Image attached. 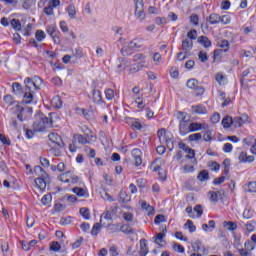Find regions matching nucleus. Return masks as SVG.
Wrapping results in <instances>:
<instances>
[{"label":"nucleus","instance_id":"nucleus-1","mask_svg":"<svg viewBox=\"0 0 256 256\" xmlns=\"http://www.w3.org/2000/svg\"><path fill=\"white\" fill-rule=\"evenodd\" d=\"M12 114L10 118V127L17 131L19 129V123H23L25 119H27V116H25L26 113L31 115L33 113V108L28 107L24 108L23 106L16 104L11 109Z\"/></svg>","mask_w":256,"mask_h":256},{"label":"nucleus","instance_id":"nucleus-2","mask_svg":"<svg viewBox=\"0 0 256 256\" xmlns=\"http://www.w3.org/2000/svg\"><path fill=\"white\" fill-rule=\"evenodd\" d=\"M53 127V120L45 116V114L38 112L34 116L33 129L35 133L43 132L45 129Z\"/></svg>","mask_w":256,"mask_h":256},{"label":"nucleus","instance_id":"nucleus-3","mask_svg":"<svg viewBox=\"0 0 256 256\" xmlns=\"http://www.w3.org/2000/svg\"><path fill=\"white\" fill-rule=\"evenodd\" d=\"M25 91H30L31 93H35V91H39L41 89V85H43V80L39 76H34L33 78H26L24 80Z\"/></svg>","mask_w":256,"mask_h":256},{"label":"nucleus","instance_id":"nucleus-4","mask_svg":"<svg viewBox=\"0 0 256 256\" xmlns=\"http://www.w3.org/2000/svg\"><path fill=\"white\" fill-rule=\"evenodd\" d=\"M137 49H141V44H139V40L134 39L129 42L128 46L121 49V54L123 57H127L131 55L133 51H137Z\"/></svg>","mask_w":256,"mask_h":256},{"label":"nucleus","instance_id":"nucleus-5","mask_svg":"<svg viewBox=\"0 0 256 256\" xmlns=\"http://www.w3.org/2000/svg\"><path fill=\"white\" fill-rule=\"evenodd\" d=\"M145 4L143 0H135V17L138 21H143L145 19V11H144Z\"/></svg>","mask_w":256,"mask_h":256},{"label":"nucleus","instance_id":"nucleus-6","mask_svg":"<svg viewBox=\"0 0 256 256\" xmlns=\"http://www.w3.org/2000/svg\"><path fill=\"white\" fill-rule=\"evenodd\" d=\"M48 138L51 141V143H54L55 145H57V147H64L65 145L63 143V139L57 133H50L48 135Z\"/></svg>","mask_w":256,"mask_h":256},{"label":"nucleus","instance_id":"nucleus-7","mask_svg":"<svg viewBox=\"0 0 256 256\" xmlns=\"http://www.w3.org/2000/svg\"><path fill=\"white\" fill-rule=\"evenodd\" d=\"M131 154H132V157H133V159L135 161L134 165L136 167H139L140 165H142L143 159L141 158V150L135 148V149L132 150Z\"/></svg>","mask_w":256,"mask_h":256},{"label":"nucleus","instance_id":"nucleus-8","mask_svg":"<svg viewBox=\"0 0 256 256\" xmlns=\"http://www.w3.org/2000/svg\"><path fill=\"white\" fill-rule=\"evenodd\" d=\"M92 101L97 105H103V96L101 95V92L99 90H92Z\"/></svg>","mask_w":256,"mask_h":256},{"label":"nucleus","instance_id":"nucleus-9","mask_svg":"<svg viewBox=\"0 0 256 256\" xmlns=\"http://www.w3.org/2000/svg\"><path fill=\"white\" fill-rule=\"evenodd\" d=\"M191 109L196 115H207V108L203 104L194 105Z\"/></svg>","mask_w":256,"mask_h":256},{"label":"nucleus","instance_id":"nucleus-10","mask_svg":"<svg viewBox=\"0 0 256 256\" xmlns=\"http://www.w3.org/2000/svg\"><path fill=\"white\" fill-rule=\"evenodd\" d=\"M238 159L240 163H253L255 161V157L248 156L246 152H241L238 155Z\"/></svg>","mask_w":256,"mask_h":256},{"label":"nucleus","instance_id":"nucleus-11","mask_svg":"<svg viewBox=\"0 0 256 256\" xmlns=\"http://www.w3.org/2000/svg\"><path fill=\"white\" fill-rule=\"evenodd\" d=\"M179 133L182 136L188 135V133H191V128L189 123H179Z\"/></svg>","mask_w":256,"mask_h":256},{"label":"nucleus","instance_id":"nucleus-12","mask_svg":"<svg viewBox=\"0 0 256 256\" xmlns=\"http://www.w3.org/2000/svg\"><path fill=\"white\" fill-rule=\"evenodd\" d=\"M191 49H193V40L188 38L184 39L182 41V51H184L186 54V53H189Z\"/></svg>","mask_w":256,"mask_h":256},{"label":"nucleus","instance_id":"nucleus-13","mask_svg":"<svg viewBox=\"0 0 256 256\" xmlns=\"http://www.w3.org/2000/svg\"><path fill=\"white\" fill-rule=\"evenodd\" d=\"M120 232L124 233V235H135V229H133L129 224H121Z\"/></svg>","mask_w":256,"mask_h":256},{"label":"nucleus","instance_id":"nucleus-14","mask_svg":"<svg viewBox=\"0 0 256 256\" xmlns=\"http://www.w3.org/2000/svg\"><path fill=\"white\" fill-rule=\"evenodd\" d=\"M207 21L210 25H219L221 23V16L217 13H212L209 15Z\"/></svg>","mask_w":256,"mask_h":256},{"label":"nucleus","instance_id":"nucleus-15","mask_svg":"<svg viewBox=\"0 0 256 256\" xmlns=\"http://www.w3.org/2000/svg\"><path fill=\"white\" fill-rule=\"evenodd\" d=\"M47 181L49 180L46 178H36L35 184L38 187V189H40V191H45V189L47 188Z\"/></svg>","mask_w":256,"mask_h":256},{"label":"nucleus","instance_id":"nucleus-16","mask_svg":"<svg viewBox=\"0 0 256 256\" xmlns=\"http://www.w3.org/2000/svg\"><path fill=\"white\" fill-rule=\"evenodd\" d=\"M203 129H207V125L197 122L190 123V133H193L195 131H201Z\"/></svg>","mask_w":256,"mask_h":256},{"label":"nucleus","instance_id":"nucleus-17","mask_svg":"<svg viewBox=\"0 0 256 256\" xmlns=\"http://www.w3.org/2000/svg\"><path fill=\"white\" fill-rule=\"evenodd\" d=\"M73 141H74V143H79L80 145H87L89 143V140H87V137H85L81 134L74 135Z\"/></svg>","mask_w":256,"mask_h":256},{"label":"nucleus","instance_id":"nucleus-18","mask_svg":"<svg viewBox=\"0 0 256 256\" xmlns=\"http://www.w3.org/2000/svg\"><path fill=\"white\" fill-rule=\"evenodd\" d=\"M198 43L205 47V49H209L212 45L211 40L207 36L198 37Z\"/></svg>","mask_w":256,"mask_h":256},{"label":"nucleus","instance_id":"nucleus-19","mask_svg":"<svg viewBox=\"0 0 256 256\" xmlns=\"http://www.w3.org/2000/svg\"><path fill=\"white\" fill-rule=\"evenodd\" d=\"M71 171H67L65 173L60 174L57 179L62 183H71Z\"/></svg>","mask_w":256,"mask_h":256},{"label":"nucleus","instance_id":"nucleus-20","mask_svg":"<svg viewBox=\"0 0 256 256\" xmlns=\"http://www.w3.org/2000/svg\"><path fill=\"white\" fill-rule=\"evenodd\" d=\"M101 223H103V220L100 219V222L95 223L92 227L91 230V235H93V237H97V235H99V233H101V227H103V225H101Z\"/></svg>","mask_w":256,"mask_h":256},{"label":"nucleus","instance_id":"nucleus-21","mask_svg":"<svg viewBox=\"0 0 256 256\" xmlns=\"http://www.w3.org/2000/svg\"><path fill=\"white\" fill-rule=\"evenodd\" d=\"M35 94V92H31V91H25L24 96H23V103H25L26 105H29V103H33V95Z\"/></svg>","mask_w":256,"mask_h":256},{"label":"nucleus","instance_id":"nucleus-22","mask_svg":"<svg viewBox=\"0 0 256 256\" xmlns=\"http://www.w3.org/2000/svg\"><path fill=\"white\" fill-rule=\"evenodd\" d=\"M73 193H75V195H77L78 197H89V193L87 192V190L83 189V188H79V187H74L72 189Z\"/></svg>","mask_w":256,"mask_h":256},{"label":"nucleus","instance_id":"nucleus-23","mask_svg":"<svg viewBox=\"0 0 256 256\" xmlns=\"http://www.w3.org/2000/svg\"><path fill=\"white\" fill-rule=\"evenodd\" d=\"M215 80L219 85H227V76L223 75L221 72L215 75Z\"/></svg>","mask_w":256,"mask_h":256},{"label":"nucleus","instance_id":"nucleus-24","mask_svg":"<svg viewBox=\"0 0 256 256\" xmlns=\"http://www.w3.org/2000/svg\"><path fill=\"white\" fill-rule=\"evenodd\" d=\"M66 11L68 13V17L71 19H75L77 17V9L75 8V5L70 4L67 8Z\"/></svg>","mask_w":256,"mask_h":256},{"label":"nucleus","instance_id":"nucleus-25","mask_svg":"<svg viewBox=\"0 0 256 256\" xmlns=\"http://www.w3.org/2000/svg\"><path fill=\"white\" fill-rule=\"evenodd\" d=\"M222 125L224 129H229L231 126H233V117L226 116L222 119Z\"/></svg>","mask_w":256,"mask_h":256},{"label":"nucleus","instance_id":"nucleus-26","mask_svg":"<svg viewBox=\"0 0 256 256\" xmlns=\"http://www.w3.org/2000/svg\"><path fill=\"white\" fill-rule=\"evenodd\" d=\"M223 227H225L228 231H236L237 230V223L233 221H224Z\"/></svg>","mask_w":256,"mask_h":256},{"label":"nucleus","instance_id":"nucleus-27","mask_svg":"<svg viewBox=\"0 0 256 256\" xmlns=\"http://www.w3.org/2000/svg\"><path fill=\"white\" fill-rule=\"evenodd\" d=\"M12 89H13L15 95H23V86H21V83L14 82L12 84Z\"/></svg>","mask_w":256,"mask_h":256},{"label":"nucleus","instance_id":"nucleus-28","mask_svg":"<svg viewBox=\"0 0 256 256\" xmlns=\"http://www.w3.org/2000/svg\"><path fill=\"white\" fill-rule=\"evenodd\" d=\"M52 105L53 107H55L56 109H61V107H63V101L61 100V97L59 96H54L52 98Z\"/></svg>","mask_w":256,"mask_h":256},{"label":"nucleus","instance_id":"nucleus-29","mask_svg":"<svg viewBox=\"0 0 256 256\" xmlns=\"http://www.w3.org/2000/svg\"><path fill=\"white\" fill-rule=\"evenodd\" d=\"M108 231H109V233H119V232H121V224H119V223L109 224L108 225Z\"/></svg>","mask_w":256,"mask_h":256},{"label":"nucleus","instance_id":"nucleus-30","mask_svg":"<svg viewBox=\"0 0 256 256\" xmlns=\"http://www.w3.org/2000/svg\"><path fill=\"white\" fill-rule=\"evenodd\" d=\"M10 25L14 31H21V21L19 19L13 18L10 21Z\"/></svg>","mask_w":256,"mask_h":256},{"label":"nucleus","instance_id":"nucleus-31","mask_svg":"<svg viewBox=\"0 0 256 256\" xmlns=\"http://www.w3.org/2000/svg\"><path fill=\"white\" fill-rule=\"evenodd\" d=\"M197 179L201 181L202 183L209 180V172L207 170H202L198 176Z\"/></svg>","mask_w":256,"mask_h":256},{"label":"nucleus","instance_id":"nucleus-32","mask_svg":"<svg viewBox=\"0 0 256 256\" xmlns=\"http://www.w3.org/2000/svg\"><path fill=\"white\" fill-rule=\"evenodd\" d=\"M107 101H113L115 99V90L108 88L104 91Z\"/></svg>","mask_w":256,"mask_h":256},{"label":"nucleus","instance_id":"nucleus-33","mask_svg":"<svg viewBox=\"0 0 256 256\" xmlns=\"http://www.w3.org/2000/svg\"><path fill=\"white\" fill-rule=\"evenodd\" d=\"M131 201V197L127 195V192L121 191L119 194V202L120 203H129Z\"/></svg>","mask_w":256,"mask_h":256},{"label":"nucleus","instance_id":"nucleus-34","mask_svg":"<svg viewBox=\"0 0 256 256\" xmlns=\"http://www.w3.org/2000/svg\"><path fill=\"white\" fill-rule=\"evenodd\" d=\"M186 85H187L188 89H193V91H194L195 89H197V86L199 85V81L195 78H192L187 81Z\"/></svg>","mask_w":256,"mask_h":256},{"label":"nucleus","instance_id":"nucleus-35","mask_svg":"<svg viewBox=\"0 0 256 256\" xmlns=\"http://www.w3.org/2000/svg\"><path fill=\"white\" fill-rule=\"evenodd\" d=\"M163 239H165V234L163 233H157L154 237V243H156V245H161L163 243Z\"/></svg>","mask_w":256,"mask_h":256},{"label":"nucleus","instance_id":"nucleus-36","mask_svg":"<svg viewBox=\"0 0 256 256\" xmlns=\"http://www.w3.org/2000/svg\"><path fill=\"white\" fill-rule=\"evenodd\" d=\"M140 253H149V248L147 247V240H140Z\"/></svg>","mask_w":256,"mask_h":256},{"label":"nucleus","instance_id":"nucleus-37","mask_svg":"<svg viewBox=\"0 0 256 256\" xmlns=\"http://www.w3.org/2000/svg\"><path fill=\"white\" fill-rule=\"evenodd\" d=\"M198 59L201 61V63H206V61H209V55H207V52L201 50L198 53Z\"/></svg>","mask_w":256,"mask_h":256},{"label":"nucleus","instance_id":"nucleus-38","mask_svg":"<svg viewBox=\"0 0 256 256\" xmlns=\"http://www.w3.org/2000/svg\"><path fill=\"white\" fill-rule=\"evenodd\" d=\"M232 127H235V129L243 127V122H241V118L239 116L232 118Z\"/></svg>","mask_w":256,"mask_h":256},{"label":"nucleus","instance_id":"nucleus-39","mask_svg":"<svg viewBox=\"0 0 256 256\" xmlns=\"http://www.w3.org/2000/svg\"><path fill=\"white\" fill-rule=\"evenodd\" d=\"M102 199H104V201H109V203H113V201H115V199H113V196H110L109 193H107V191L103 190L100 193Z\"/></svg>","mask_w":256,"mask_h":256},{"label":"nucleus","instance_id":"nucleus-40","mask_svg":"<svg viewBox=\"0 0 256 256\" xmlns=\"http://www.w3.org/2000/svg\"><path fill=\"white\" fill-rule=\"evenodd\" d=\"M184 227H188L189 233H195V231H197V227L193 224V221L191 220H187Z\"/></svg>","mask_w":256,"mask_h":256},{"label":"nucleus","instance_id":"nucleus-41","mask_svg":"<svg viewBox=\"0 0 256 256\" xmlns=\"http://www.w3.org/2000/svg\"><path fill=\"white\" fill-rule=\"evenodd\" d=\"M80 215L86 220L91 219V214L89 213L88 208H80Z\"/></svg>","mask_w":256,"mask_h":256},{"label":"nucleus","instance_id":"nucleus-42","mask_svg":"<svg viewBox=\"0 0 256 256\" xmlns=\"http://www.w3.org/2000/svg\"><path fill=\"white\" fill-rule=\"evenodd\" d=\"M188 139L189 141H201V139H203V136L201 135V133H195L189 135Z\"/></svg>","mask_w":256,"mask_h":256},{"label":"nucleus","instance_id":"nucleus-43","mask_svg":"<svg viewBox=\"0 0 256 256\" xmlns=\"http://www.w3.org/2000/svg\"><path fill=\"white\" fill-rule=\"evenodd\" d=\"M173 249L174 251H177V253H185V248L177 242L173 243Z\"/></svg>","mask_w":256,"mask_h":256},{"label":"nucleus","instance_id":"nucleus-44","mask_svg":"<svg viewBox=\"0 0 256 256\" xmlns=\"http://www.w3.org/2000/svg\"><path fill=\"white\" fill-rule=\"evenodd\" d=\"M131 127L132 129H136V131H141V129H143V125L138 120H133Z\"/></svg>","mask_w":256,"mask_h":256},{"label":"nucleus","instance_id":"nucleus-45","mask_svg":"<svg viewBox=\"0 0 256 256\" xmlns=\"http://www.w3.org/2000/svg\"><path fill=\"white\" fill-rule=\"evenodd\" d=\"M208 193L210 195V201L212 203H217L219 201V196H218L217 192L209 191Z\"/></svg>","mask_w":256,"mask_h":256},{"label":"nucleus","instance_id":"nucleus-46","mask_svg":"<svg viewBox=\"0 0 256 256\" xmlns=\"http://www.w3.org/2000/svg\"><path fill=\"white\" fill-rule=\"evenodd\" d=\"M36 40L41 42L45 39V32L43 30H37L35 33Z\"/></svg>","mask_w":256,"mask_h":256},{"label":"nucleus","instance_id":"nucleus-47","mask_svg":"<svg viewBox=\"0 0 256 256\" xmlns=\"http://www.w3.org/2000/svg\"><path fill=\"white\" fill-rule=\"evenodd\" d=\"M209 227H210V229H215V220H210L208 222V224H203L202 225L203 231H207L209 229Z\"/></svg>","mask_w":256,"mask_h":256},{"label":"nucleus","instance_id":"nucleus-48","mask_svg":"<svg viewBox=\"0 0 256 256\" xmlns=\"http://www.w3.org/2000/svg\"><path fill=\"white\" fill-rule=\"evenodd\" d=\"M70 183L72 185H79L81 183V177L70 174Z\"/></svg>","mask_w":256,"mask_h":256},{"label":"nucleus","instance_id":"nucleus-49","mask_svg":"<svg viewBox=\"0 0 256 256\" xmlns=\"http://www.w3.org/2000/svg\"><path fill=\"white\" fill-rule=\"evenodd\" d=\"M196 96L197 97H201V95H203V93H205V88L201 85H197L196 88L194 89Z\"/></svg>","mask_w":256,"mask_h":256},{"label":"nucleus","instance_id":"nucleus-50","mask_svg":"<svg viewBox=\"0 0 256 256\" xmlns=\"http://www.w3.org/2000/svg\"><path fill=\"white\" fill-rule=\"evenodd\" d=\"M51 199H52L51 194H46V195H44V196L42 197L41 203H42L43 205H49V203H51Z\"/></svg>","mask_w":256,"mask_h":256},{"label":"nucleus","instance_id":"nucleus-51","mask_svg":"<svg viewBox=\"0 0 256 256\" xmlns=\"http://www.w3.org/2000/svg\"><path fill=\"white\" fill-rule=\"evenodd\" d=\"M154 223H155L156 225H159V224H161V223H165V215H163V214L157 215V216L155 217V219H154Z\"/></svg>","mask_w":256,"mask_h":256},{"label":"nucleus","instance_id":"nucleus-52","mask_svg":"<svg viewBox=\"0 0 256 256\" xmlns=\"http://www.w3.org/2000/svg\"><path fill=\"white\" fill-rule=\"evenodd\" d=\"M244 219H251L253 217V210L251 208H246L243 212Z\"/></svg>","mask_w":256,"mask_h":256},{"label":"nucleus","instance_id":"nucleus-53","mask_svg":"<svg viewBox=\"0 0 256 256\" xmlns=\"http://www.w3.org/2000/svg\"><path fill=\"white\" fill-rule=\"evenodd\" d=\"M50 250L55 252L61 251V244H59V242L56 241L52 242V244L50 245Z\"/></svg>","mask_w":256,"mask_h":256},{"label":"nucleus","instance_id":"nucleus-54","mask_svg":"<svg viewBox=\"0 0 256 256\" xmlns=\"http://www.w3.org/2000/svg\"><path fill=\"white\" fill-rule=\"evenodd\" d=\"M123 219H124L125 221H127L128 223H132V221H133V219H134V216H133V214H131V212H125V213L123 214Z\"/></svg>","mask_w":256,"mask_h":256},{"label":"nucleus","instance_id":"nucleus-55","mask_svg":"<svg viewBox=\"0 0 256 256\" xmlns=\"http://www.w3.org/2000/svg\"><path fill=\"white\" fill-rule=\"evenodd\" d=\"M203 139L206 143L209 141H213V136H212L211 130H207L205 132V134L203 135Z\"/></svg>","mask_w":256,"mask_h":256},{"label":"nucleus","instance_id":"nucleus-56","mask_svg":"<svg viewBox=\"0 0 256 256\" xmlns=\"http://www.w3.org/2000/svg\"><path fill=\"white\" fill-rule=\"evenodd\" d=\"M187 39H190V41H193L197 39V30H191L187 33Z\"/></svg>","mask_w":256,"mask_h":256},{"label":"nucleus","instance_id":"nucleus-57","mask_svg":"<svg viewBox=\"0 0 256 256\" xmlns=\"http://www.w3.org/2000/svg\"><path fill=\"white\" fill-rule=\"evenodd\" d=\"M219 47H221V49H224L225 52L229 51V41L227 40H222L219 43Z\"/></svg>","mask_w":256,"mask_h":256},{"label":"nucleus","instance_id":"nucleus-58","mask_svg":"<svg viewBox=\"0 0 256 256\" xmlns=\"http://www.w3.org/2000/svg\"><path fill=\"white\" fill-rule=\"evenodd\" d=\"M73 57H76V59L83 58V50L81 48H76L75 52L73 53Z\"/></svg>","mask_w":256,"mask_h":256},{"label":"nucleus","instance_id":"nucleus-59","mask_svg":"<svg viewBox=\"0 0 256 256\" xmlns=\"http://www.w3.org/2000/svg\"><path fill=\"white\" fill-rule=\"evenodd\" d=\"M156 25H167V18L165 17H157L155 19Z\"/></svg>","mask_w":256,"mask_h":256},{"label":"nucleus","instance_id":"nucleus-60","mask_svg":"<svg viewBox=\"0 0 256 256\" xmlns=\"http://www.w3.org/2000/svg\"><path fill=\"white\" fill-rule=\"evenodd\" d=\"M194 211L197 213V217L198 218H200V217H202V215H203V206H201V205H196L195 207H194Z\"/></svg>","mask_w":256,"mask_h":256},{"label":"nucleus","instance_id":"nucleus-61","mask_svg":"<svg viewBox=\"0 0 256 256\" xmlns=\"http://www.w3.org/2000/svg\"><path fill=\"white\" fill-rule=\"evenodd\" d=\"M165 133H166L165 128H162V129L158 130L157 135H158L160 141L162 139H163V141L166 140L167 136L165 135Z\"/></svg>","mask_w":256,"mask_h":256},{"label":"nucleus","instance_id":"nucleus-62","mask_svg":"<svg viewBox=\"0 0 256 256\" xmlns=\"http://www.w3.org/2000/svg\"><path fill=\"white\" fill-rule=\"evenodd\" d=\"M248 193H256V182L248 183Z\"/></svg>","mask_w":256,"mask_h":256},{"label":"nucleus","instance_id":"nucleus-63","mask_svg":"<svg viewBox=\"0 0 256 256\" xmlns=\"http://www.w3.org/2000/svg\"><path fill=\"white\" fill-rule=\"evenodd\" d=\"M223 151L224 153H231V151H233V144L231 143L224 144Z\"/></svg>","mask_w":256,"mask_h":256},{"label":"nucleus","instance_id":"nucleus-64","mask_svg":"<svg viewBox=\"0 0 256 256\" xmlns=\"http://www.w3.org/2000/svg\"><path fill=\"white\" fill-rule=\"evenodd\" d=\"M190 22L193 24V25H199V16L197 14H192L190 16Z\"/></svg>","mask_w":256,"mask_h":256}]
</instances>
